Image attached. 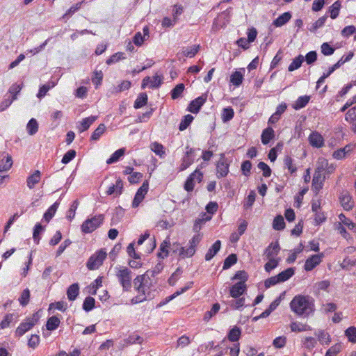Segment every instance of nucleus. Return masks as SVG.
Segmentation results:
<instances>
[{"mask_svg": "<svg viewBox=\"0 0 356 356\" xmlns=\"http://www.w3.org/2000/svg\"><path fill=\"white\" fill-rule=\"evenodd\" d=\"M290 308L299 316L307 317L314 310V300L309 296L297 295L290 302Z\"/></svg>", "mask_w": 356, "mask_h": 356, "instance_id": "nucleus-1", "label": "nucleus"}, {"mask_svg": "<svg viewBox=\"0 0 356 356\" xmlns=\"http://www.w3.org/2000/svg\"><path fill=\"white\" fill-rule=\"evenodd\" d=\"M115 276L118 282L124 292L129 291L131 289L132 272L125 266H116L115 268Z\"/></svg>", "mask_w": 356, "mask_h": 356, "instance_id": "nucleus-2", "label": "nucleus"}, {"mask_svg": "<svg viewBox=\"0 0 356 356\" xmlns=\"http://www.w3.org/2000/svg\"><path fill=\"white\" fill-rule=\"evenodd\" d=\"M104 220V214H99L86 220L81 225V232L83 234L92 233L103 223Z\"/></svg>", "mask_w": 356, "mask_h": 356, "instance_id": "nucleus-3", "label": "nucleus"}, {"mask_svg": "<svg viewBox=\"0 0 356 356\" xmlns=\"http://www.w3.org/2000/svg\"><path fill=\"white\" fill-rule=\"evenodd\" d=\"M39 321L38 313H34L32 316L28 317L25 321L19 324L15 330L16 337H22L26 332L30 330Z\"/></svg>", "mask_w": 356, "mask_h": 356, "instance_id": "nucleus-4", "label": "nucleus"}, {"mask_svg": "<svg viewBox=\"0 0 356 356\" xmlns=\"http://www.w3.org/2000/svg\"><path fill=\"white\" fill-rule=\"evenodd\" d=\"M106 257V252L102 249L97 251L88 259L86 266L88 270H93L98 269L103 264Z\"/></svg>", "mask_w": 356, "mask_h": 356, "instance_id": "nucleus-5", "label": "nucleus"}, {"mask_svg": "<svg viewBox=\"0 0 356 356\" xmlns=\"http://www.w3.org/2000/svg\"><path fill=\"white\" fill-rule=\"evenodd\" d=\"M150 284L151 281L147 273L138 275L134 280V288L138 292V293L145 294V287H148Z\"/></svg>", "mask_w": 356, "mask_h": 356, "instance_id": "nucleus-6", "label": "nucleus"}, {"mask_svg": "<svg viewBox=\"0 0 356 356\" xmlns=\"http://www.w3.org/2000/svg\"><path fill=\"white\" fill-rule=\"evenodd\" d=\"M202 179L203 173L198 169L195 170L186 180L184 184V189L188 192L193 191L195 187V181L196 180L198 183H200L202 181Z\"/></svg>", "mask_w": 356, "mask_h": 356, "instance_id": "nucleus-7", "label": "nucleus"}, {"mask_svg": "<svg viewBox=\"0 0 356 356\" xmlns=\"http://www.w3.org/2000/svg\"><path fill=\"white\" fill-rule=\"evenodd\" d=\"M149 190V182L145 180L142 186L138 189L132 202V207L137 208L144 200L145 195Z\"/></svg>", "mask_w": 356, "mask_h": 356, "instance_id": "nucleus-8", "label": "nucleus"}, {"mask_svg": "<svg viewBox=\"0 0 356 356\" xmlns=\"http://www.w3.org/2000/svg\"><path fill=\"white\" fill-rule=\"evenodd\" d=\"M229 163L227 161V159L224 154H221L220 160L216 164L217 177L222 178L226 177L229 172Z\"/></svg>", "mask_w": 356, "mask_h": 356, "instance_id": "nucleus-9", "label": "nucleus"}, {"mask_svg": "<svg viewBox=\"0 0 356 356\" xmlns=\"http://www.w3.org/2000/svg\"><path fill=\"white\" fill-rule=\"evenodd\" d=\"M207 99V93H204L201 96L192 100L188 104L187 110L192 113H197L201 107L204 104Z\"/></svg>", "mask_w": 356, "mask_h": 356, "instance_id": "nucleus-10", "label": "nucleus"}, {"mask_svg": "<svg viewBox=\"0 0 356 356\" xmlns=\"http://www.w3.org/2000/svg\"><path fill=\"white\" fill-rule=\"evenodd\" d=\"M186 152L183 158L181 159V163L180 165V170H184L187 169L195 160V150L193 148L187 146L186 147Z\"/></svg>", "mask_w": 356, "mask_h": 356, "instance_id": "nucleus-11", "label": "nucleus"}, {"mask_svg": "<svg viewBox=\"0 0 356 356\" xmlns=\"http://www.w3.org/2000/svg\"><path fill=\"white\" fill-rule=\"evenodd\" d=\"M324 257L323 253H320L318 254H314L312 257H309L305 264L304 268L306 271L312 270L316 266H317L322 261L323 257Z\"/></svg>", "mask_w": 356, "mask_h": 356, "instance_id": "nucleus-12", "label": "nucleus"}, {"mask_svg": "<svg viewBox=\"0 0 356 356\" xmlns=\"http://www.w3.org/2000/svg\"><path fill=\"white\" fill-rule=\"evenodd\" d=\"M328 165V163L327 161L324 160L321 163L318 164L317 168L315 170L312 182L314 184L316 183H323L325 181V176L323 175V171L325 170V168L327 167Z\"/></svg>", "mask_w": 356, "mask_h": 356, "instance_id": "nucleus-13", "label": "nucleus"}, {"mask_svg": "<svg viewBox=\"0 0 356 356\" xmlns=\"http://www.w3.org/2000/svg\"><path fill=\"white\" fill-rule=\"evenodd\" d=\"M162 78L161 76L156 74L152 77V80H151L149 76H145L143 81L141 84L142 89H145L149 84V88H157L160 87L162 84Z\"/></svg>", "mask_w": 356, "mask_h": 356, "instance_id": "nucleus-14", "label": "nucleus"}, {"mask_svg": "<svg viewBox=\"0 0 356 356\" xmlns=\"http://www.w3.org/2000/svg\"><path fill=\"white\" fill-rule=\"evenodd\" d=\"M309 144L316 148H321L324 146L325 140L323 136L316 131H312L309 136Z\"/></svg>", "mask_w": 356, "mask_h": 356, "instance_id": "nucleus-15", "label": "nucleus"}, {"mask_svg": "<svg viewBox=\"0 0 356 356\" xmlns=\"http://www.w3.org/2000/svg\"><path fill=\"white\" fill-rule=\"evenodd\" d=\"M246 289V284H243V282H238L230 288L229 293L232 298H238L245 292Z\"/></svg>", "mask_w": 356, "mask_h": 356, "instance_id": "nucleus-16", "label": "nucleus"}, {"mask_svg": "<svg viewBox=\"0 0 356 356\" xmlns=\"http://www.w3.org/2000/svg\"><path fill=\"white\" fill-rule=\"evenodd\" d=\"M339 200L343 208L346 211L351 210L354 207L352 197L347 191H343L339 196Z\"/></svg>", "mask_w": 356, "mask_h": 356, "instance_id": "nucleus-17", "label": "nucleus"}, {"mask_svg": "<svg viewBox=\"0 0 356 356\" xmlns=\"http://www.w3.org/2000/svg\"><path fill=\"white\" fill-rule=\"evenodd\" d=\"M123 188H124L123 181L120 178H118L116 180V182L115 184H112L111 186H110L108 188V189L106 191V194L108 195H115V196L117 197V196L120 195L122 193Z\"/></svg>", "mask_w": 356, "mask_h": 356, "instance_id": "nucleus-18", "label": "nucleus"}, {"mask_svg": "<svg viewBox=\"0 0 356 356\" xmlns=\"http://www.w3.org/2000/svg\"><path fill=\"white\" fill-rule=\"evenodd\" d=\"M280 250L278 241L271 243L265 250L264 254L268 259H274V257L277 255Z\"/></svg>", "mask_w": 356, "mask_h": 356, "instance_id": "nucleus-19", "label": "nucleus"}, {"mask_svg": "<svg viewBox=\"0 0 356 356\" xmlns=\"http://www.w3.org/2000/svg\"><path fill=\"white\" fill-rule=\"evenodd\" d=\"M221 248V242L220 240H217L209 249L208 252L205 254V260L210 261L213 257L219 252Z\"/></svg>", "mask_w": 356, "mask_h": 356, "instance_id": "nucleus-20", "label": "nucleus"}, {"mask_svg": "<svg viewBox=\"0 0 356 356\" xmlns=\"http://www.w3.org/2000/svg\"><path fill=\"white\" fill-rule=\"evenodd\" d=\"M170 243L169 238L165 239L160 245L159 252L157 254V257L160 259H165L168 257Z\"/></svg>", "mask_w": 356, "mask_h": 356, "instance_id": "nucleus-21", "label": "nucleus"}, {"mask_svg": "<svg viewBox=\"0 0 356 356\" xmlns=\"http://www.w3.org/2000/svg\"><path fill=\"white\" fill-rule=\"evenodd\" d=\"M291 17L292 15L290 12H285L273 22V25L276 27H280L286 24Z\"/></svg>", "mask_w": 356, "mask_h": 356, "instance_id": "nucleus-22", "label": "nucleus"}, {"mask_svg": "<svg viewBox=\"0 0 356 356\" xmlns=\"http://www.w3.org/2000/svg\"><path fill=\"white\" fill-rule=\"evenodd\" d=\"M200 49V45H193L191 47H183L181 52L178 54H182L183 56L193 58L198 52Z\"/></svg>", "mask_w": 356, "mask_h": 356, "instance_id": "nucleus-23", "label": "nucleus"}, {"mask_svg": "<svg viewBox=\"0 0 356 356\" xmlns=\"http://www.w3.org/2000/svg\"><path fill=\"white\" fill-rule=\"evenodd\" d=\"M275 136V131L271 127H267L265 129L261 134V143L264 145H267L269 143L270 140H272Z\"/></svg>", "mask_w": 356, "mask_h": 356, "instance_id": "nucleus-24", "label": "nucleus"}, {"mask_svg": "<svg viewBox=\"0 0 356 356\" xmlns=\"http://www.w3.org/2000/svg\"><path fill=\"white\" fill-rule=\"evenodd\" d=\"M79 293V286L78 283H74L69 286L67 290V298L70 301H74Z\"/></svg>", "mask_w": 356, "mask_h": 356, "instance_id": "nucleus-25", "label": "nucleus"}, {"mask_svg": "<svg viewBox=\"0 0 356 356\" xmlns=\"http://www.w3.org/2000/svg\"><path fill=\"white\" fill-rule=\"evenodd\" d=\"M40 172L39 170H35L33 174L28 177L26 179L27 186L30 189L33 188L35 185L40 181Z\"/></svg>", "mask_w": 356, "mask_h": 356, "instance_id": "nucleus-26", "label": "nucleus"}, {"mask_svg": "<svg viewBox=\"0 0 356 356\" xmlns=\"http://www.w3.org/2000/svg\"><path fill=\"white\" fill-rule=\"evenodd\" d=\"M310 100V97L307 95L299 97L296 102L292 105L295 110H300L306 106Z\"/></svg>", "mask_w": 356, "mask_h": 356, "instance_id": "nucleus-27", "label": "nucleus"}, {"mask_svg": "<svg viewBox=\"0 0 356 356\" xmlns=\"http://www.w3.org/2000/svg\"><path fill=\"white\" fill-rule=\"evenodd\" d=\"M60 323V318L56 316H52L48 318L46 327L48 330L53 331L58 327Z\"/></svg>", "mask_w": 356, "mask_h": 356, "instance_id": "nucleus-28", "label": "nucleus"}, {"mask_svg": "<svg viewBox=\"0 0 356 356\" xmlns=\"http://www.w3.org/2000/svg\"><path fill=\"white\" fill-rule=\"evenodd\" d=\"M97 120L96 116H90L88 118H85L82 120L81 122V126L79 127V131L80 132H83L89 129L90 125Z\"/></svg>", "mask_w": 356, "mask_h": 356, "instance_id": "nucleus-29", "label": "nucleus"}, {"mask_svg": "<svg viewBox=\"0 0 356 356\" xmlns=\"http://www.w3.org/2000/svg\"><path fill=\"white\" fill-rule=\"evenodd\" d=\"M243 74L241 71H235L230 76V82L236 87H238L243 82Z\"/></svg>", "mask_w": 356, "mask_h": 356, "instance_id": "nucleus-30", "label": "nucleus"}, {"mask_svg": "<svg viewBox=\"0 0 356 356\" xmlns=\"http://www.w3.org/2000/svg\"><path fill=\"white\" fill-rule=\"evenodd\" d=\"M59 202L56 201L44 213L43 218L47 221L49 222L54 216L58 206H59Z\"/></svg>", "mask_w": 356, "mask_h": 356, "instance_id": "nucleus-31", "label": "nucleus"}, {"mask_svg": "<svg viewBox=\"0 0 356 356\" xmlns=\"http://www.w3.org/2000/svg\"><path fill=\"white\" fill-rule=\"evenodd\" d=\"M125 153V149L124 148H120L116 150L114 153L111 154L110 158L107 159L106 163L110 165L114 163L118 162L120 158Z\"/></svg>", "mask_w": 356, "mask_h": 356, "instance_id": "nucleus-32", "label": "nucleus"}, {"mask_svg": "<svg viewBox=\"0 0 356 356\" xmlns=\"http://www.w3.org/2000/svg\"><path fill=\"white\" fill-rule=\"evenodd\" d=\"M295 273V270L293 268H289L281 273H280L277 275V278L279 279L280 282H285L291 278Z\"/></svg>", "mask_w": 356, "mask_h": 356, "instance_id": "nucleus-33", "label": "nucleus"}, {"mask_svg": "<svg viewBox=\"0 0 356 356\" xmlns=\"http://www.w3.org/2000/svg\"><path fill=\"white\" fill-rule=\"evenodd\" d=\"M290 327L292 332H303V331H308L312 330V328L307 325V324H302L301 323L298 322H293L290 325Z\"/></svg>", "mask_w": 356, "mask_h": 356, "instance_id": "nucleus-34", "label": "nucleus"}, {"mask_svg": "<svg viewBox=\"0 0 356 356\" xmlns=\"http://www.w3.org/2000/svg\"><path fill=\"white\" fill-rule=\"evenodd\" d=\"M147 95L145 92L140 93L134 102V107L136 109L143 107L147 104Z\"/></svg>", "mask_w": 356, "mask_h": 356, "instance_id": "nucleus-35", "label": "nucleus"}, {"mask_svg": "<svg viewBox=\"0 0 356 356\" xmlns=\"http://www.w3.org/2000/svg\"><path fill=\"white\" fill-rule=\"evenodd\" d=\"M341 7V2L339 0L336 1L329 8V13H330V17L332 19H336L339 14V11Z\"/></svg>", "mask_w": 356, "mask_h": 356, "instance_id": "nucleus-36", "label": "nucleus"}, {"mask_svg": "<svg viewBox=\"0 0 356 356\" xmlns=\"http://www.w3.org/2000/svg\"><path fill=\"white\" fill-rule=\"evenodd\" d=\"M220 305L219 303L216 302L213 305L211 309L209 311L205 312L204 315V321H209L213 316H214L220 310Z\"/></svg>", "mask_w": 356, "mask_h": 356, "instance_id": "nucleus-37", "label": "nucleus"}, {"mask_svg": "<svg viewBox=\"0 0 356 356\" xmlns=\"http://www.w3.org/2000/svg\"><path fill=\"white\" fill-rule=\"evenodd\" d=\"M315 335L318 337L321 344H329L331 341L329 334L324 330H318L315 332Z\"/></svg>", "mask_w": 356, "mask_h": 356, "instance_id": "nucleus-38", "label": "nucleus"}, {"mask_svg": "<svg viewBox=\"0 0 356 356\" xmlns=\"http://www.w3.org/2000/svg\"><path fill=\"white\" fill-rule=\"evenodd\" d=\"M304 60H305L304 56L300 54L298 55L293 60L291 63L289 65V66L288 67V70L289 72H293V71L298 69L299 67H300V66Z\"/></svg>", "mask_w": 356, "mask_h": 356, "instance_id": "nucleus-39", "label": "nucleus"}, {"mask_svg": "<svg viewBox=\"0 0 356 356\" xmlns=\"http://www.w3.org/2000/svg\"><path fill=\"white\" fill-rule=\"evenodd\" d=\"M185 89L184 83L177 84L170 92L171 98L177 99L182 96V93Z\"/></svg>", "mask_w": 356, "mask_h": 356, "instance_id": "nucleus-40", "label": "nucleus"}, {"mask_svg": "<svg viewBox=\"0 0 356 356\" xmlns=\"http://www.w3.org/2000/svg\"><path fill=\"white\" fill-rule=\"evenodd\" d=\"M26 130L29 135L33 136L38 131V124L35 118H31L27 125Z\"/></svg>", "mask_w": 356, "mask_h": 356, "instance_id": "nucleus-41", "label": "nucleus"}, {"mask_svg": "<svg viewBox=\"0 0 356 356\" xmlns=\"http://www.w3.org/2000/svg\"><path fill=\"white\" fill-rule=\"evenodd\" d=\"M241 336V329L234 326L232 329H231L228 333L227 337L230 341L236 342L238 341Z\"/></svg>", "mask_w": 356, "mask_h": 356, "instance_id": "nucleus-42", "label": "nucleus"}, {"mask_svg": "<svg viewBox=\"0 0 356 356\" xmlns=\"http://www.w3.org/2000/svg\"><path fill=\"white\" fill-rule=\"evenodd\" d=\"M227 305L233 309H240L245 305V298H238L227 302Z\"/></svg>", "mask_w": 356, "mask_h": 356, "instance_id": "nucleus-43", "label": "nucleus"}, {"mask_svg": "<svg viewBox=\"0 0 356 356\" xmlns=\"http://www.w3.org/2000/svg\"><path fill=\"white\" fill-rule=\"evenodd\" d=\"M273 227L274 229L278 230V231H280V230H282L284 229L285 222H284V218L282 216L278 215L274 218L273 222Z\"/></svg>", "mask_w": 356, "mask_h": 356, "instance_id": "nucleus-44", "label": "nucleus"}, {"mask_svg": "<svg viewBox=\"0 0 356 356\" xmlns=\"http://www.w3.org/2000/svg\"><path fill=\"white\" fill-rule=\"evenodd\" d=\"M237 262V256L236 254H230L224 261L222 268L226 270L232 267Z\"/></svg>", "mask_w": 356, "mask_h": 356, "instance_id": "nucleus-45", "label": "nucleus"}, {"mask_svg": "<svg viewBox=\"0 0 356 356\" xmlns=\"http://www.w3.org/2000/svg\"><path fill=\"white\" fill-rule=\"evenodd\" d=\"M194 118L190 115H186L184 118L181 120V122L179 124V131H184L187 129V127L191 124L193 122Z\"/></svg>", "mask_w": 356, "mask_h": 356, "instance_id": "nucleus-46", "label": "nucleus"}, {"mask_svg": "<svg viewBox=\"0 0 356 356\" xmlns=\"http://www.w3.org/2000/svg\"><path fill=\"white\" fill-rule=\"evenodd\" d=\"M95 305V300L91 297L88 296L85 298L83 303V309L88 312L91 311L92 309H94Z\"/></svg>", "mask_w": 356, "mask_h": 356, "instance_id": "nucleus-47", "label": "nucleus"}, {"mask_svg": "<svg viewBox=\"0 0 356 356\" xmlns=\"http://www.w3.org/2000/svg\"><path fill=\"white\" fill-rule=\"evenodd\" d=\"M234 112L232 107L225 108L222 113V120L224 122H229L234 118Z\"/></svg>", "mask_w": 356, "mask_h": 356, "instance_id": "nucleus-48", "label": "nucleus"}, {"mask_svg": "<svg viewBox=\"0 0 356 356\" xmlns=\"http://www.w3.org/2000/svg\"><path fill=\"white\" fill-rule=\"evenodd\" d=\"M23 84H18L17 83H13L8 90V92L10 93L11 98L14 100L17 99V95L20 92L22 88Z\"/></svg>", "mask_w": 356, "mask_h": 356, "instance_id": "nucleus-49", "label": "nucleus"}, {"mask_svg": "<svg viewBox=\"0 0 356 356\" xmlns=\"http://www.w3.org/2000/svg\"><path fill=\"white\" fill-rule=\"evenodd\" d=\"M284 167L289 170L291 174L296 172L297 168L293 164V160L290 156H286L284 159Z\"/></svg>", "mask_w": 356, "mask_h": 356, "instance_id": "nucleus-50", "label": "nucleus"}, {"mask_svg": "<svg viewBox=\"0 0 356 356\" xmlns=\"http://www.w3.org/2000/svg\"><path fill=\"white\" fill-rule=\"evenodd\" d=\"M102 286V277L99 276L90 285V293L95 295L99 288Z\"/></svg>", "mask_w": 356, "mask_h": 356, "instance_id": "nucleus-51", "label": "nucleus"}, {"mask_svg": "<svg viewBox=\"0 0 356 356\" xmlns=\"http://www.w3.org/2000/svg\"><path fill=\"white\" fill-rule=\"evenodd\" d=\"M126 57L124 56V53L122 52H118L114 54H113L111 56H110L106 61V64L110 65L113 63H115L118 62L120 60L125 59Z\"/></svg>", "mask_w": 356, "mask_h": 356, "instance_id": "nucleus-52", "label": "nucleus"}, {"mask_svg": "<svg viewBox=\"0 0 356 356\" xmlns=\"http://www.w3.org/2000/svg\"><path fill=\"white\" fill-rule=\"evenodd\" d=\"M106 130V126L104 124H100L97 128L92 132L90 139L92 140H97L99 139L101 136L104 133Z\"/></svg>", "mask_w": 356, "mask_h": 356, "instance_id": "nucleus-53", "label": "nucleus"}, {"mask_svg": "<svg viewBox=\"0 0 356 356\" xmlns=\"http://www.w3.org/2000/svg\"><path fill=\"white\" fill-rule=\"evenodd\" d=\"M195 248L189 245L187 249H185L184 247H180L179 248V256L182 258L190 257L195 254Z\"/></svg>", "mask_w": 356, "mask_h": 356, "instance_id": "nucleus-54", "label": "nucleus"}, {"mask_svg": "<svg viewBox=\"0 0 356 356\" xmlns=\"http://www.w3.org/2000/svg\"><path fill=\"white\" fill-rule=\"evenodd\" d=\"M44 231V227L40 223H37L33 229V238L36 244H39L40 238L39 235Z\"/></svg>", "mask_w": 356, "mask_h": 356, "instance_id": "nucleus-55", "label": "nucleus"}, {"mask_svg": "<svg viewBox=\"0 0 356 356\" xmlns=\"http://www.w3.org/2000/svg\"><path fill=\"white\" fill-rule=\"evenodd\" d=\"M12 165H13L12 156L10 155H9L8 154H7L6 161L4 162L2 160V163H0V172H6V171L9 170L11 168Z\"/></svg>", "mask_w": 356, "mask_h": 356, "instance_id": "nucleus-56", "label": "nucleus"}, {"mask_svg": "<svg viewBox=\"0 0 356 356\" xmlns=\"http://www.w3.org/2000/svg\"><path fill=\"white\" fill-rule=\"evenodd\" d=\"M327 18V16L324 15L320 17L318 20H316L314 23H313L309 30L311 32H315L318 29L322 27Z\"/></svg>", "mask_w": 356, "mask_h": 356, "instance_id": "nucleus-57", "label": "nucleus"}, {"mask_svg": "<svg viewBox=\"0 0 356 356\" xmlns=\"http://www.w3.org/2000/svg\"><path fill=\"white\" fill-rule=\"evenodd\" d=\"M151 149L156 155H159L160 157H163V156L165 154V152L163 150V146L157 142H154L151 145Z\"/></svg>", "mask_w": 356, "mask_h": 356, "instance_id": "nucleus-58", "label": "nucleus"}, {"mask_svg": "<svg viewBox=\"0 0 356 356\" xmlns=\"http://www.w3.org/2000/svg\"><path fill=\"white\" fill-rule=\"evenodd\" d=\"M339 218L341 221V224L347 226L348 229L353 230L355 228H356V225L354 222H353L349 218H346L343 213L339 214Z\"/></svg>", "mask_w": 356, "mask_h": 356, "instance_id": "nucleus-59", "label": "nucleus"}, {"mask_svg": "<svg viewBox=\"0 0 356 356\" xmlns=\"http://www.w3.org/2000/svg\"><path fill=\"white\" fill-rule=\"evenodd\" d=\"M30 298V291L29 289H24L19 298V302L22 306L28 305Z\"/></svg>", "mask_w": 356, "mask_h": 356, "instance_id": "nucleus-60", "label": "nucleus"}, {"mask_svg": "<svg viewBox=\"0 0 356 356\" xmlns=\"http://www.w3.org/2000/svg\"><path fill=\"white\" fill-rule=\"evenodd\" d=\"M15 317L14 314H6L3 319L0 323V328L1 329H5L6 327H8L10 326V323L13 321Z\"/></svg>", "mask_w": 356, "mask_h": 356, "instance_id": "nucleus-61", "label": "nucleus"}, {"mask_svg": "<svg viewBox=\"0 0 356 356\" xmlns=\"http://www.w3.org/2000/svg\"><path fill=\"white\" fill-rule=\"evenodd\" d=\"M257 167H258L259 169L262 170L263 176L264 177H270L271 173H272V170H271L270 168L266 163H264L263 161H260L257 164Z\"/></svg>", "mask_w": 356, "mask_h": 356, "instance_id": "nucleus-62", "label": "nucleus"}, {"mask_svg": "<svg viewBox=\"0 0 356 356\" xmlns=\"http://www.w3.org/2000/svg\"><path fill=\"white\" fill-rule=\"evenodd\" d=\"M255 197L256 194L254 191H251L244 202V208L246 209L250 208L255 201Z\"/></svg>", "mask_w": 356, "mask_h": 356, "instance_id": "nucleus-63", "label": "nucleus"}, {"mask_svg": "<svg viewBox=\"0 0 356 356\" xmlns=\"http://www.w3.org/2000/svg\"><path fill=\"white\" fill-rule=\"evenodd\" d=\"M346 336L348 341L352 343H356V327H350L345 331Z\"/></svg>", "mask_w": 356, "mask_h": 356, "instance_id": "nucleus-64", "label": "nucleus"}]
</instances>
